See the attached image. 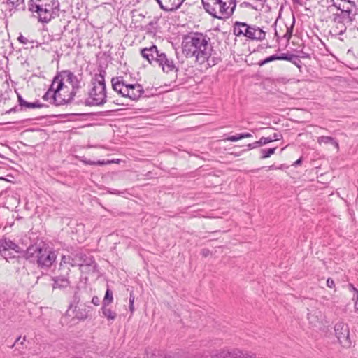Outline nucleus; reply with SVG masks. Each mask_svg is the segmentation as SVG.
<instances>
[{
    "label": "nucleus",
    "instance_id": "nucleus-1",
    "mask_svg": "<svg viewBox=\"0 0 358 358\" xmlns=\"http://www.w3.org/2000/svg\"><path fill=\"white\" fill-rule=\"evenodd\" d=\"M210 38L202 33L195 32L185 36L182 43L183 52L189 57H195L197 62L202 64L208 62L213 52Z\"/></svg>",
    "mask_w": 358,
    "mask_h": 358
},
{
    "label": "nucleus",
    "instance_id": "nucleus-2",
    "mask_svg": "<svg viewBox=\"0 0 358 358\" xmlns=\"http://www.w3.org/2000/svg\"><path fill=\"white\" fill-rule=\"evenodd\" d=\"M28 9L38 22L48 23L59 16V3L57 0H29Z\"/></svg>",
    "mask_w": 358,
    "mask_h": 358
},
{
    "label": "nucleus",
    "instance_id": "nucleus-3",
    "mask_svg": "<svg viewBox=\"0 0 358 358\" xmlns=\"http://www.w3.org/2000/svg\"><path fill=\"white\" fill-rule=\"evenodd\" d=\"M141 56L146 59L150 64H157L164 73H177L178 67L173 59L163 52L158 50L156 45L145 48L141 51Z\"/></svg>",
    "mask_w": 358,
    "mask_h": 358
},
{
    "label": "nucleus",
    "instance_id": "nucleus-4",
    "mask_svg": "<svg viewBox=\"0 0 358 358\" xmlns=\"http://www.w3.org/2000/svg\"><path fill=\"white\" fill-rule=\"evenodd\" d=\"M105 70H99V73L95 74L92 88L88 92V98L85 101V105L87 106H100L106 102V87L105 83Z\"/></svg>",
    "mask_w": 358,
    "mask_h": 358
},
{
    "label": "nucleus",
    "instance_id": "nucleus-5",
    "mask_svg": "<svg viewBox=\"0 0 358 358\" xmlns=\"http://www.w3.org/2000/svg\"><path fill=\"white\" fill-rule=\"evenodd\" d=\"M204 9L213 17H230L236 8V0H201Z\"/></svg>",
    "mask_w": 358,
    "mask_h": 358
},
{
    "label": "nucleus",
    "instance_id": "nucleus-6",
    "mask_svg": "<svg viewBox=\"0 0 358 358\" xmlns=\"http://www.w3.org/2000/svg\"><path fill=\"white\" fill-rule=\"evenodd\" d=\"M26 257L31 261L36 259L39 266L48 268L55 262L57 255L50 248L43 244L41 246H29L26 251Z\"/></svg>",
    "mask_w": 358,
    "mask_h": 358
},
{
    "label": "nucleus",
    "instance_id": "nucleus-7",
    "mask_svg": "<svg viewBox=\"0 0 358 358\" xmlns=\"http://www.w3.org/2000/svg\"><path fill=\"white\" fill-rule=\"evenodd\" d=\"M111 84L115 92L131 100H138L144 93V89L141 85L127 83L121 76L113 78Z\"/></svg>",
    "mask_w": 358,
    "mask_h": 358
},
{
    "label": "nucleus",
    "instance_id": "nucleus-8",
    "mask_svg": "<svg viewBox=\"0 0 358 358\" xmlns=\"http://www.w3.org/2000/svg\"><path fill=\"white\" fill-rule=\"evenodd\" d=\"M233 32L236 36H243L252 41H262L266 37V32L259 27L238 21L234 24Z\"/></svg>",
    "mask_w": 358,
    "mask_h": 358
},
{
    "label": "nucleus",
    "instance_id": "nucleus-9",
    "mask_svg": "<svg viewBox=\"0 0 358 358\" xmlns=\"http://www.w3.org/2000/svg\"><path fill=\"white\" fill-rule=\"evenodd\" d=\"M63 80L66 79V82L71 84L72 90L69 94L66 96L67 101L71 103L75 96L76 95L78 90L82 87L81 78H78L73 72L69 70H64L61 71Z\"/></svg>",
    "mask_w": 358,
    "mask_h": 358
},
{
    "label": "nucleus",
    "instance_id": "nucleus-10",
    "mask_svg": "<svg viewBox=\"0 0 358 358\" xmlns=\"http://www.w3.org/2000/svg\"><path fill=\"white\" fill-rule=\"evenodd\" d=\"M334 331L340 344L344 348H350L352 342L350 338V331L347 324L343 322H337L334 326Z\"/></svg>",
    "mask_w": 358,
    "mask_h": 358
},
{
    "label": "nucleus",
    "instance_id": "nucleus-11",
    "mask_svg": "<svg viewBox=\"0 0 358 358\" xmlns=\"http://www.w3.org/2000/svg\"><path fill=\"white\" fill-rule=\"evenodd\" d=\"M23 252L24 250L11 240L0 239V253L5 259L14 257L13 252L22 253Z\"/></svg>",
    "mask_w": 358,
    "mask_h": 358
},
{
    "label": "nucleus",
    "instance_id": "nucleus-12",
    "mask_svg": "<svg viewBox=\"0 0 358 358\" xmlns=\"http://www.w3.org/2000/svg\"><path fill=\"white\" fill-rule=\"evenodd\" d=\"M43 99L47 101H50L51 103L57 106L69 103L66 96H62V94H57L50 89H48V90L45 93L43 96Z\"/></svg>",
    "mask_w": 358,
    "mask_h": 358
},
{
    "label": "nucleus",
    "instance_id": "nucleus-13",
    "mask_svg": "<svg viewBox=\"0 0 358 358\" xmlns=\"http://www.w3.org/2000/svg\"><path fill=\"white\" fill-rule=\"evenodd\" d=\"M2 6L6 12L10 13V15H12L13 12L24 10L25 8L24 0H2Z\"/></svg>",
    "mask_w": 358,
    "mask_h": 358
},
{
    "label": "nucleus",
    "instance_id": "nucleus-14",
    "mask_svg": "<svg viewBox=\"0 0 358 358\" xmlns=\"http://www.w3.org/2000/svg\"><path fill=\"white\" fill-rule=\"evenodd\" d=\"M332 6L336 7L338 10H341L343 18H348L352 13V9L355 7V3L354 1H334L332 3Z\"/></svg>",
    "mask_w": 358,
    "mask_h": 358
},
{
    "label": "nucleus",
    "instance_id": "nucleus-15",
    "mask_svg": "<svg viewBox=\"0 0 358 358\" xmlns=\"http://www.w3.org/2000/svg\"><path fill=\"white\" fill-rule=\"evenodd\" d=\"M164 11H174L179 8L185 0H155Z\"/></svg>",
    "mask_w": 358,
    "mask_h": 358
},
{
    "label": "nucleus",
    "instance_id": "nucleus-16",
    "mask_svg": "<svg viewBox=\"0 0 358 358\" xmlns=\"http://www.w3.org/2000/svg\"><path fill=\"white\" fill-rule=\"evenodd\" d=\"M64 87V82L62 76L61 75V71L58 72L57 75L54 77L52 84L50 85V90H52L57 94H61L60 91Z\"/></svg>",
    "mask_w": 358,
    "mask_h": 358
},
{
    "label": "nucleus",
    "instance_id": "nucleus-17",
    "mask_svg": "<svg viewBox=\"0 0 358 358\" xmlns=\"http://www.w3.org/2000/svg\"><path fill=\"white\" fill-rule=\"evenodd\" d=\"M219 357L220 358H245L243 353L238 349L222 350Z\"/></svg>",
    "mask_w": 358,
    "mask_h": 358
},
{
    "label": "nucleus",
    "instance_id": "nucleus-18",
    "mask_svg": "<svg viewBox=\"0 0 358 358\" xmlns=\"http://www.w3.org/2000/svg\"><path fill=\"white\" fill-rule=\"evenodd\" d=\"M18 102L20 107H25L27 108H42L44 106V104L41 103L38 101L34 103L27 102L24 100L20 95H18Z\"/></svg>",
    "mask_w": 358,
    "mask_h": 358
},
{
    "label": "nucleus",
    "instance_id": "nucleus-19",
    "mask_svg": "<svg viewBox=\"0 0 358 358\" xmlns=\"http://www.w3.org/2000/svg\"><path fill=\"white\" fill-rule=\"evenodd\" d=\"M317 143L319 144H332L335 146V148L338 150L339 148L338 142L332 137L331 136H322L318 137L317 138Z\"/></svg>",
    "mask_w": 358,
    "mask_h": 358
},
{
    "label": "nucleus",
    "instance_id": "nucleus-20",
    "mask_svg": "<svg viewBox=\"0 0 358 358\" xmlns=\"http://www.w3.org/2000/svg\"><path fill=\"white\" fill-rule=\"evenodd\" d=\"M69 282L65 277L57 278L54 280L53 288H64L69 286Z\"/></svg>",
    "mask_w": 358,
    "mask_h": 358
},
{
    "label": "nucleus",
    "instance_id": "nucleus-21",
    "mask_svg": "<svg viewBox=\"0 0 358 358\" xmlns=\"http://www.w3.org/2000/svg\"><path fill=\"white\" fill-rule=\"evenodd\" d=\"M102 313L108 320H114L117 316V314L115 312L112 311L110 308H108L104 306L102 307Z\"/></svg>",
    "mask_w": 358,
    "mask_h": 358
},
{
    "label": "nucleus",
    "instance_id": "nucleus-22",
    "mask_svg": "<svg viewBox=\"0 0 358 358\" xmlns=\"http://www.w3.org/2000/svg\"><path fill=\"white\" fill-rule=\"evenodd\" d=\"M74 262V257H71L70 255H63L62 257L61 262H60V267L64 266L66 265H70L73 267V263Z\"/></svg>",
    "mask_w": 358,
    "mask_h": 358
},
{
    "label": "nucleus",
    "instance_id": "nucleus-23",
    "mask_svg": "<svg viewBox=\"0 0 358 358\" xmlns=\"http://www.w3.org/2000/svg\"><path fill=\"white\" fill-rule=\"evenodd\" d=\"M113 292L110 289H107L106 294H105V296L103 300V306H108L110 303H111L113 302Z\"/></svg>",
    "mask_w": 358,
    "mask_h": 358
},
{
    "label": "nucleus",
    "instance_id": "nucleus-24",
    "mask_svg": "<svg viewBox=\"0 0 358 358\" xmlns=\"http://www.w3.org/2000/svg\"><path fill=\"white\" fill-rule=\"evenodd\" d=\"M276 148H277L275 147V148H267V149H262L260 150V153H261L260 158L265 159V158H268V157H271L273 154L275 153Z\"/></svg>",
    "mask_w": 358,
    "mask_h": 358
},
{
    "label": "nucleus",
    "instance_id": "nucleus-25",
    "mask_svg": "<svg viewBox=\"0 0 358 358\" xmlns=\"http://www.w3.org/2000/svg\"><path fill=\"white\" fill-rule=\"evenodd\" d=\"M74 262L73 263V266H80L82 267V261L84 258V254L82 252L77 253L74 255Z\"/></svg>",
    "mask_w": 358,
    "mask_h": 358
},
{
    "label": "nucleus",
    "instance_id": "nucleus-26",
    "mask_svg": "<svg viewBox=\"0 0 358 358\" xmlns=\"http://www.w3.org/2000/svg\"><path fill=\"white\" fill-rule=\"evenodd\" d=\"M278 60H286V61H292L296 56L293 54H285L282 53L279 55H277Z\"/></svg>",
    "mask_w": 358,
    "mask_h": 358
},
{
    "label": "nucleus",
    "instance_id": "nucleus-27",
    "mask_svg": "<svg viewBox=\"0 0 358 358\" xmlns=\"http://www.w3.org/2000/svg\"><path fill=\"white\" fill-rule=\"evenodd\" d=\"M83 162L85 164H89V165H104V164H110V163L113 162V161L105 162L104 160H102V161L99 160L97 162H95V161H92V160H83Z\"/></svg>",
    "mask_w": 358,
    "mask_h": 358
},
{
    "label": "nucleus",
    "instance_id": "nucleus-28",
    "mask_svg": "<svg viewBox=\"0 0 358 358\" xmlns=\"http://www.w3.org/2000/svg\"><path fill=\"white\" fill-rule=\"evenodd\" d=\"M82 262H82V266H92L95 264L94 260L93 259V258L92 257L87 256L85 254H84V258L83 259Z\"/></svg>",
    "mask_w": 358,
    "mask_h": 358
},
{
    "label": "nucleus",
    "instance_id": "nucleus-29",
    "mask_svg": "<svg viewBox=\"0 0 358 358\" xmlns=\"http://www.w3.org/2000/svg\"><path fill=\"white\" fill-rule=\"evenodd\" d=\"M278 60L277 55H273L270 57H266V59L260 61L259 62V66H263L267 63L271 62L273 61Z\"/></svg>",
    "mask_w": 358,
    "mask_h": 358
},
{
    "label": "nucleus",
    "instance_id": "nucleus-30",
    "mask_svg": "<svg viewBox=\"0 0 358 358\" xmlns=\"http://www.w3.org/2000/svg\"><path fill=\"white\" fill-rule=\"evenodd\" d=\"M272 142V138L271 136H268V137H262L259 141H258V143H259V146H262V145H266L267 143H269Z\"/></svg>",
    "mask_w": 358,
    "mask_h": 358
},
{
    "label": "nucleus",
    "instance_id": "nucleus-31",
    "mask_svg": "<svg viewBox=\"0 0 358 358\" xmlns=\"http://www.w3.org/2000/svg\"><path fill=\"white\" fill-rule=\"evenodd\" d=\"M285 28H286V33L284 34V36L282 37L286 38L287 41H289L292 35V29L289 28L287 26H285Z\"/></svg>",
    "mask_w": 358,
    "mask_h": 358
},
{
    "label": "nucleus",
    "instance_id": "nucleus-32",
    "mask_svg": "<svg viewBox=\"0 0 358 358\" xmlns=\"http://www.w3.org/2000/svg\"><path fill=\"white\" fill-rule=\"evenodd\" d=\"M241 139H242L241 137V134L229 136L227 138V141H231V142H235V141H237L241 140Z\"/></svg>",
    "mask_w": 358,
    "mask_h": 358
},
{
    "label": "nucleus",
    "instance_id": "nucleus-33",
    "mask_svg": "<svg viewBox=\"0 0 358 358\" xmlns=\"http://www.w3.org/2000/svg\"><path fill=\"white\" fill-rule=\"evenodd\" d=\"M248 150H251V149H254V148H256L257 147H259V143H258V141H255L252 143H249L248 145Z\"/></svg>",
    "mask_w": 358,
    "mask_h": 358
},
{
    "label": "nucleus",
    "instance_id": "nucleus-34",
    "mask_svg": "<svg viewBox=\"0 0 358 358\" xmlns=\"http://www.w3.org/2000/svg\"><path fill=\"white\" fill-rule=\"evenodd\" d=\"M327 286L329 288H333L335 286L334 281L333 279L329 278L327 280Z\"/></svg>",
    "mask_w": 358,
    "mask_h": 358
},
{
    "label": "nucleus",
    "instance_id": "nucleus-35",
    "mask_svg": "<svg viewBox=\"0 0 358 358\" xmlns=\"http://www.w3.org/2000/svg\"><path fill=\"white\" fill-rule=\"evenodd\" d=\"M159 353L157 351H153L150 354H147L148 358H159L158 357Z\"/></svg>",
    "mask_w": 358,
    "mask_h": 358
},
{
    "label": "nucleus",
    "instance_id": "nucleus-36",
    "mask_svg": "<svg viewBox=\"0 0 358 358\" xmlns=\"http://www.w3.org/2000/svg\"><path fill=\"white\" fill-rule=\"evenodd\" d=\"M92 303L95 306H99L100 303V299L98 296H94L92 299Z\"/></svg>",
    "mask_w": 358,
    "mask_h": 358
},
{
    "label": "nucleus",
    "instance_id": "nucleus-37",
    "mask_svg": "<svg viewBox=\"0 0 358 358\" xmlns=\"http://www.w3.org/2000/svg\"><path fill=\"white\" fill-rule=\"evenodd\" d=\"M271 138H272V142H273L274 141L280 140L282 138V136L280 134H279L275 133L273 134V136H271Z\"/></svg>",
    "mask_w": 358,
    "mask_h": 358
},
{
    "label": "nucleus",
    "instance_id": "nucleus-38",
    "mask_svg": "<svg viewBox=\"0 0 358 358\" xmlns=\"http://www.w3.org/2000/svg\"><path fill=\"white\" fill-rule=\"evenodd\" d=\"M252 136V135L250 134V133H242V134H241V138H250Z\"/></svg>",
    "mask_w": 358,
    "mask_h": 358
},
{
    "label": "nucleus",
    "instance_id": "nucleus-39",
    "mask_svg": "<svg viewBox=\"0 0 358 358\" xmlns=\"http://www.w3.org/2000/svg\"><path fill=\"white\" fill-rule=\"evenodd\" d=\"M294 3H296L299 6H303L304 3L302 0H292Z\"/></svg>",
    "mask_w": 358,
    "mask_h": 358
},
{
    "label": "nucleus",
    "instance_id": "nucleus-40",
    "mask_svg": "<svg viewBox=\"0 0 358 358\" xmlns=\"http://www.w3.org/2000/svg\"><path fill=\"white\" fill-rule=\"evenodd\" d=\"M301 162H302V158H299V159H297L296 162H294V163L293 164V165L294 166H298L299 165L301 164Z\"/></svg>",
    "mask_w": 358,
    "mask_h": 358
},
{
    "label": "nucleus",
    "instance_id": "nucleus-41",
    "mask_svg": "<svg viewBox=\"0 0 358 358\" xmlns=\"http://www.w3.org/2000/svg\"><path fill=\"white\" fill-rule=\"evenodd\" d=\"M134 296L133 294H130V296H129V304H134Z\"/></svg>",
    "mask_w": 358,
    "mask_h": 358
},
{
    "label": "nucleus",
    "instance_id": "nucleus-42",
    "mask_svg": "<svg viewBox=\"0 0 358 358\" xmlns=\"http://www.w3.org/2000/svg\"><path fill=\"white\" fill-rule=\"evenodd\" d=\"M17 107H14V108H12L11 109H10L9 110H8L6 113H13V112H16L17 110Z\"/></svg>",
    "mask_w": 358,
    "mask_h": 358
},
{
    "label": "nucleus",
    "instance_id": "nucleus-43",
    "mask_svg": "<svg viewBox=\"0 0 358 358\" xmlns=\"http://www.w3.org/2000/svg\"><path fill=\"white\" fill-rule=\"evenodd\" d=\"M331 1L333 3L334 1L335 2H339V1L347 2V1H351L350 0H331Z\"/></svg>",
    "mask_w": 358,
    "mask_h": 358
},
{
    "label": "nucleus",
    "instance_id": "nucleus-44",
    "mask_svg": "<svg viewBox=\"0 0 358 358\" xmlns=\"http://www.w3.org/2000/svg\"><path fill=\"white\" fill-rule=\"evenodd\" d=\"M208 252V250H203L202 251V254H203V256H207Z\"/></svg>",
    "mask_w": 358,
    "mask_h": 358
},
{
    "label": "nucleus",
    "instance_id": "nucleus-45",
    "mask_svg": "<svg viewBox=\"0 0 358 358\" xmlns=\"http://www.w3.org/2000/svg\"><path fill=\"white\" fill-rule=\"evenodd\" d=\"M129 308L131 312L134 311V304H129Z\"/></svg>",
    "mask_w": 358,
    "mask_h": 358
},
{
    "label": "nucleus",
    "instance_id": "nucleus-46",
    "mask_svg": "<svg viewBox=\"0 0 358 358\" xmlns=\"http://www.w3.org/2000/svg\"><path fill=\"white\" fill-rule=\"evenodd\" d=\"M275 37H277L278 38H279L280 37V36L278 35V31H277L276 30L275 31Z\"/></svg>",
    "mask_w": 358,
    "mask_h": 358
},
{
    "label": "nucleus",
    "instance_id": "nucleus-47",
    "mask_svg": "<svg viewBox=\"0 0 358 358\" xmlns=\"http://www.w3.org/2000/svg\"><path fill=\"white\" fill-rule=\"evenodd\" d=\"M20 340V337H18V338L16 339V341H15V343H16L17 342H18Z\"/></svg>",
    "mask_w": 358,
    "mask_h": 358
},
{
    "label": "nucleus",
    "instance_id": "nucleus-48",
    "mask_svg": "<svg viewBox=\"0 0 358 358\" xmlns=\"http://www.w3.org/2000/svg\"><path fill=\"white\" fill-rule=\"evenodd\" d=\"M22 38V36H20L19 40L21 41Z\"/></svg>",
    "mask_w": 358,
    "mask_h": 358
},
{
    "label": "nucleus",
    "instance_id": "nucleus-49",
    "mask_svg": "<svg viewBox=\"0 0 358 358\" xmlns=\"http://www.w3.org/2000/svg\"><path fill=\"white\" fill-rule=\"evenodd\" d=\"M273 166H270V169H273Z\"/></svg>",
    "mask_w": 358,
    "mask_h": 358
},
{
    "label": "nucleus",
    "instance_id": "nucleus-50",
    "mask_svg": "<svg viewBox=\"0 0 358 358\" xmlns=\"http://www.w3.org/2000/svg\"><path fill=\"white\" fill-rule=\"evenodd\" d=\"M357 31H358V26H357Z\"/></svg>",
    "mask_w": 358,
    "mask_h": 358
}]
</instances>
